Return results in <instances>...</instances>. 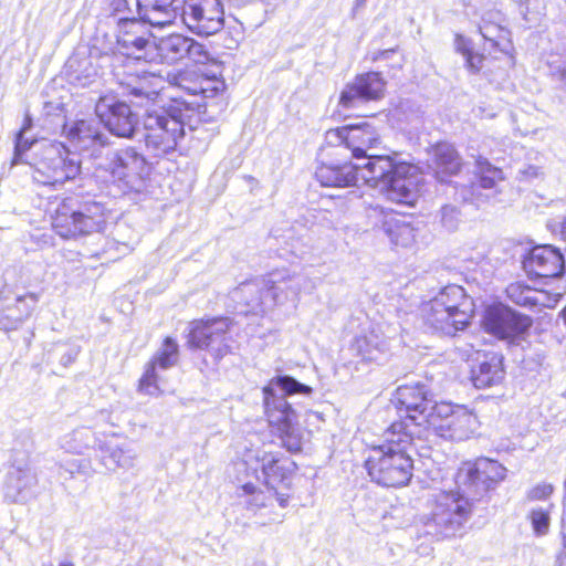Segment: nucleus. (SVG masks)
I'll return each mask as SVG.
<instances>
[{"label": "nucleus", "instance_id": "1", "mask_svg": "<svg viewBox=\"0 0 566 566\" xmlns=\"http://www.w3.org/2000/svg\"><path fill=\"white\" fill-rule=\"evenodd\" d=\"M114 76L122 88V94L127 96L130 103L146 107L142 117L146 150L158 158L175 151L185 136L186 120L200 106L199 103L174 97L167 105H159L164 78L130 64L115 69Z\"/></svg>", "mask_w": 566, "mask_h": 566}, {"label": "nucleus", "instance_id": "2", "mask_svg": "<svg viewBox=\"0 0 566 566\" xmlns=\"http://www.w3.org/2000/svg\"><path fill=\"white\" fill-rule=\"evenodd\" d=\"M315 177L325 187H349L361 180L378 188L390 201L413 205L419 193V176L407 164H396L388 155H370L364 164H322Z\"/></svg>", "mask_w": 566, "mask_h": 566}, {"label": "nucleus", "instance_id": "3", "mask_svg": "<svg viewBox=\"0 0 566 566\" xmlns=\"http://www.w3.org/2000/svg\"><path fill=\"white\" fill-rule=\"evenodd\" d=\"M416 431L403 421H395L384 433L381 443L373 446L365 461L371 481L387 488L405 486L412 478L411 451Z\"/></svg>", "mask_w": 566, "mask_h": 566}, {"label": "nucleus", "instance_id": "4", "mask_svg": "<svg viewBox=\"0 0 566 566\" xmlns=\"http://www.w3.org/2000/svg\"><path fill=\"white\" fill-rule=\"evenodd\" d=\"M312 387L283 375L272 378L263 388L264 410L270 426L277 432L283 447L291 453L302 450L303 432L297 426L298 412L287 397L311 396Z\"/></svg>", "mask_w": 566, "mask_h": 566}, {"label": "nucleus", "instance_id": "5", "mask_svg": "<svg viewBox=\"0 0 566 566\" xmlns=\"http://www.w3.org/2000/svg\"><path fill=\"white\" fill-rule=\"evenodd\" d=\"M457 491H440L432 494L429 512L421 517L424 535L437 541L461 534L473 513V497L457 488Z\"/></svg>", "mask_w": 566, "mask_h": 566}, {"label": "nucleus", "instance_id": "6", "mask_svg": "<svg viewBox=\"0 0 566 566\" xmlns=\"http://www.w3.org/2000/svg\"><path fill=\"white\" fill-rule=\"evenodd\" d=\"M473 313L472 301L460 285L444 286L422 307L424 324L433 332L454 335L464 329Z\"/></svg>", "mask_w": 566, "mask_h": 566}, {"label": "nucleus", "instance_id": "7", "mask_svg": "<svg viewBox=\"0 0 566 566\" xmlns=\"http://www.w3.org/2000/svg\"><path fill=\"white\" fill-rule=\"evenodd\" d=\"M106 223L105 207L97 201L74 198L60 202L52 216V228L63 239H78L101 232Z\"/></svg>", "mask_w": 566, "mask_h": 566}, {"label": "nucleus", "instance_id": "8", "mask_svg": "<svg viewBox=\"0 0 566 566\" xmlns=\"http://www.w3.org/2000/svg\"><path fill=\"white\" fill-rule=\"evenodd\" d=\"M35 182L43 186H57L74 179L81 170L80 160L61 143H48L29 163Z\"/></svg>", "mask_w": 566, "mask_h": 566}, {"label": "nucleus", "instance_id": "9", "mask_svg": "<svg viewBox=\"0 0 566 566\" xmlns=\"http://www.w3.org/2000/svg\"><path fill=\"white\" fill-rule=\"evenodd\" d=\"M391 401L399 411L400 421L415 430L416 437L420 433V427L429 424L433 407L439 405L432 392L421 382L399 386Z\"/></svg>", "mask_w": 566, "mask_h": 566}, {"label": "nucleus", "instance_id": "10", "mask_svg": "<svg viewBox=\"0 0 566 566\" xmlns=\"http://www.w3.org/2000/svg\"><path fill=\"white\" fill-rule=\"evenodd\" d=\"M428 427L441 438L450 441H464L470 439L479 428V420L474 412L464 406H452L439 402L433 407L431 421Z\"/></svg>", "mask_w": 566, "mask_h": 566}, {"label": "nucleus", "instance_id": "11", "mask_svg": "<svg viewBox=\"0 0 566 566\" xmlns=\"http://www.w3.org/2000/svg\"><path fill=\"white\" fill-rule=\"evenodd\" d=\"M482 327L485 333L507 344H515L524 338L533 319L504 304H493L484 310Z\"/></svg>", "mask_w": 566, "mask_h": 566}, {"label": "nucleus", "instance_id": "12", "mask_svg": "<svg viewBox=\"0 0 566 566\" xmlns=\"http://www.w3.org/2000/svg\"><path fill=\"white\" fill-rule=\"evenodd\" d=\"M230 326L229 317L193 321L189 325L188 346L208 350L216 358H222L230 352Z\"/></svg>", "mask_w": 566, "mask_h": 566}, {"label": "nucleus", "instance_id": "13", "mask_svg": "<svg viewBox=\"0 0 566 566\" xmlns=\"http://www.w3.org/2000/svg\"><path fill=\"white\" fill-rule=\"evenodd\" d=\"M506 469L497 461L480 458L464 462L454 478L457 488L464 489L473 499L483 495L491 486L504 480Z\"/></svg>", "mask_w": 566, "mask_h": 566}, {"label": "nucleus", "instance_id": "14", "mask_svg": "<svg viewBox=\"0 0 566 566\" xmlns=\"http://www.w3.org/2000/svg\"><path fill=\"white\" fill-rule=\"evenodd\" d=\"M105 169L109 171L114 181L119 182L123 191H138L147 174V163L140 153L133 147H126L106 155Z\"/></svg>", "mask_w": 566, "mask_h": 566}, {"label": "nucleus", "instance_id": "15", "mask_svg": "<svg viewBox=\"0 0 566 566\" xmlns=\"http://www.w3.org/2000/svg\"><path fill=\"white\" fill-rule=\"evenodd\" d=\"M181 20L192 33L209 36L224 25V11L220 0H184Z\"/></svg>", "mask_w": 566, "mask_h": 566}, {"label": "nucleus", "instance_id": "16", "mask_svg": "<svg viewBox=\"0 0 566 566\" xmlns=\"http://www.w3.org/2000/svg\"><path fill=\"white\" fill-rule=\"evenodd\" d=\"M266 298H253V305L259 307L262 304L268 307L283 305L286 302H295L302 291L311 292L314 289L312 281L302 274H290L286 271L271 273L266 279Z\"/></svg>", "mask_w": 566, "mask_h": 566}, {"label": "nucleus", "instance_id": "17", "mask_svg": "<svg viewBox=\"0 0 566 566\" xmlns=\"http://www.w3.org/2000/svg\"><path fill=\"white\" fill-rule=\"evenodd\" d=\"M95 113L113 135L133 137L137 117L126 103L117 101L114 96H102L95 105Z\"/></svg>", "mask_w": 566, "mask_h": 566}, {"label": "nucleus", "instance_id": "18", "mask_svg": "<svg viewBox=\"0 0 566 566\" xmlns=\"http://www.w3.org/2000/svg\"><path fill=\"white\" fill-rule=\"evenodd\" d=\"M118 23L117 45L122 54L135 60H146L155 43L143 22L135 17H120Z\"/></svg>", "mask_w": 566, "mask_h": 566}, {"label": "nucleus", "instance_id": "19", "mask_svg": "<svg viewBox=\"0 0 566 566\" xmlns=\"http://www.w3.org/2000/svg\"><path fill=\"white\" fill-rule=\"evenodd\" d=\"M523 269L530 279L560 277L565 260L559 249L551 244L537 245L523 260Z\"/></svg>", "mask_w": 566, "mask_h": 566}, {"label": "nucleus", "instance_id": "20", "mask_svg": "<svg viewBox=\"0 0 566 566\" xmlns=\"http://www.w3.org/2000/svg\"><path fill=\"white\" fill-rule=\"evenodd\" d=\"M154 48L167 63L188 59L196 64H205L209 60V53L203 44L179 33L161 38Z\"/></svg>", "mask_w": 566, "mask_h": 566}, {"label": "nucleus", "instance_id": "21", "mask_svg": "<svg viewBox=\"0 0 566 566\" xmlns=\"http://www.w3.org/2000/svg\"><path fill=\"white\" fill-rule=\"evenodd\" d=\"M385 81L378 72H368L357 75L348 83L339 96V105L346 109L355 108L368 101H376L382 97Z\"/></svg>", "mask_w": 566, "mask_h": 566}, {"label": "nucleus", "instance_id": "22", "mask_svg": "<svg viewBox=\"0 0 566 566\" xmlns=\"http://www.w3.org/2000/svg\"><path fill=\"white\" fill-rule=\"evenodd\" d=\"M179 359V346L171 337H166L161 347L147 364L144 375L139 380V390L146 395H158L160 389V376L157 368L163 370L174 367Z\"/></svg>", "mask_w": 566, "mask_h": 566}, {"label": "nucleus", "instance_id": "23", "mask_svg": "<svg viewBox=\"0 0 566 566\" xmlns=\"http://www.w3.org/2000/svg\"><path fill=\"white\" fill-rule=\"evenodd\" d=\"M69 142L78 150L90 151L91 156L99 157L108 137L103 132L101 120L96 118L78 119L66 132Z\"/></svg>", "mask_w": 566, "mask_h": 566}, {"label": "nucleus", "instance_id": "24", "mask_svg": "<svg viewBox=\"0 0 566 566\" xmlns=\"http://www.w3.org/2000/svg\"><path fill=\"white\" fill-rule=\"evenodd\" d=\"M36 303L34 294H1L0 331L10 332L19 328L31 316Z\"/></svg>", "mask_w": 566, "mask_h": 566}, {"label": "nucleus", "instance_id": "25", "mask_svg": "<svg viewBox=\"0 0 566 566\" xmlns=\"http://www.w3.org/2000/svg\"><path fill=\"white\" fill-rule=\"evenodd\" d=\"M138 20L153 28L171 25L179 15L180 0H134Z\"/></svg>", "mask_w": 566, "mask_h": 566}, {"label": "nucleus", "instance_id": "26", "mask_svg": "<svg viewBox=\"0 0 566 566\" xmlns=\"http://www.w3.org/2000/svg\"><path fill=\"white\" fill-rule=\"evenodd\" d=\"M479 170V180L471 186L470 196L462 193L464 201H472L476 206L481 202L496 200V195L500 191L497 185L504 179L501 169L491 165L486 159L479 158L476 160Z\"/></svg>", "mask_w": 566, "mask_h": 566}, {"label": "nucleus", "instance_id": "27", "mask_svg": "<svg viewBox=\"0 0 566 566\" xmlns=\"http://www.w3.org/2000/svg\"><path fill=\"white\" fill-rule=\"evenodd\" d=\"M101 463L109 471L130 470L136 465L138 453L130 441H119L115 436L98 443Z\"/></svg>", "mask_w": 566, "mask_h": 566}, {"label": "nucleus", "instance_id": "28", "mask_svg": "<svg viewBox=\"0 0 566 566\" xmlns=\"http://www.w3.org/2000/svg\"><path fill=\"white\" fill-rule=\"evenodd\" d=\"M345 139L346 149L350 150L353 158L366 161L369 160L370 155H377L373 150L377 149L381 143L376 128L367 122L346 126Z\"/></svg>", "mask_w": 566, "mask_h": 566}, {"label": "nucleus", "instance_id": "29", "mask_svg": "<svg viewBox=\"0 0 566 566\" xmlns=\"http://www.w3.org/2000/svg\"><path fill=\"white\" fill-rule=\"evenodd\" d=\"M38 484L36 474L28 467L13 465L7 474L4 496L14 503L28 501Z\"/></svg>", "mask_w": 566, "mask_h": 566}, {"label": "nucleus", "instance_id": "30", "mask_svg": "<svg viewBox=\"0 0 566 566\" xmlns=\"http://www.w3.org/2000/svg\"><path fill=\"white\" fill-rule=\"evenodd\" d=\"M350 350L363 361L381 364L388 357L389 342L377 329H371L368 334L355 337Z\"/></svg>", "mask_w": 566, "mask_h": 566}, {"label": "nucleus", "instance_id": "31", "mask_svg": "<svg viewBox=\"0 0 566 566\" xmlns=\"http://www.w3.org/2000/svg\"><path fill=\"white\" fill-rule=\"evenodd\" d=\"M381 217L379 227L395 245L409 247L416 239V229L406 217L384 209H374Z\"/></svg>", "mask_w": 566, "mask_h": 566}, {"label": "nucleus", "instance_id": "32", "mask_svg": "<svg viewBox=\"0 0 566 566\" xmlns=\"http://www.w3.org/2000/svg\"><path fill=\"white\" fill-rule=\"evenodd\" d=\"M462 167V159L455 148L448 143H441L433 147L429 159V168L440 182H447L455 176Z\"/></svg>", "mask_w": 566, "mask_h": 566}, {"label": "nucleus", "instance_id": "33", "mask_svg": "<svg viewBox=\"0 0 566 566\" xmlns=\"http://www.w3.org/2000/svg\"><path fill=\"white\" fill-rule=\"evenodd\" d=\"M254 458L256 462L254 470L261 471L258 480H262L269 489L274 490L276 484L287 479L290 469L283 464L280 453L262 450L256 451Z\"/></svg>", "mask_w": 566, "mask_h": 566}, {"label": "nucleus", "instance_id": "34", "mask_svg": "<svg viewBox=\"0 0 566 566\" xmlns=\"http://www.w3.org/2000/svg\"><path fill=\"white\" fill-rule=\"evenodd\" d=\"M505 19L500 10H488L482 14L479 30L485 41L492 46L507 52L510 48V31L503 25Z\"/></svg>", "mask_w": 566, "mask_h": 566}, {"label": "nucleus", "instance_id": "35", "mask_svg": "<svg viewBox=\"0 0 566 566\" xmlns=\"http://www.w3.org/2000/svg\"><path fill=\"white\" fill-rule=\"evenodd\" d=\"M504 378L502 358L492 355L472 369V381L476 388H488L500 384Z\"/></svg>", "mask_w": 566, "mask_h": 566}, {"label": "nucleus", "instance_id": "36", "mask_svg": "<svg viewBox=\"0 0 566 566\" xmlns=\"http://www.w3.org/2000/svg\"><path fill=\"white\" fill-rule=\"evenodd\" d=\"M270 294H268V284L265 279H256L253 281L244 282L235 289L233 292L234 300H241L248 306V312H252L254 314L264 313L272 307H268L265 305H261L259 307L253 305V298H266Z\"/></svg>", "mask_w": 566, "mask_h": 566}, {"label": "nucleus", "instance_id": "37", "mask_svg": "<svg viewBox=\"0 0 566 566\" xmlns=\"http://www.w3.org/2000/svg\"><path fill=\"white\" fill-rule=\"evenodd\" d=\"M101 441L88 427H81L65 434L61 440V447L71 453L82 454L91 447H98Z\"/></svg>", "mask_w": 566, "mask_h": 566}, {"label": "nucleus", "instance_id": "38", "mask_svg": "<svg viewBox=\"0 0 566 566\" xmlns=\"http://www.w3.org/2000/svg\"><path fill=\"white\" fill-rule=\"evenodd\" d=\"M177 85L187 91L190 95H201L202 98H212L224 90V83L217 77L200 78L188 85V78L180 75L177 78Z\"/></svg>", "mask_w": 566, "mask_h": 566}, {"label": "nucleus", "instance_id": "39", "mask_svg": "<svg viewBox=\"0 0 566 566\" xmlns=\"http://www.w3.org/2000/svg\"><path fill=\"white\" fill-rule=\"evenodd\" d=\"M78 353L80 347L77 345L67 342H57L45 349L44 356L48 364H53L55 360H59L62 366L67 367L74 363Z\"/></svg>", "mask_w": 566, "mask_h": 566}, {"label": "nucleus", "instance_id": "40", "mask_svg": "<svg viewBox=\"0 0 566 566\" xmlns=\"http://www.w3.org/2000/svg\"><path fill=\"white\" fill-rule=\"evenodd\" d=\"M518 11L528 28L541 23L546 14L545 0H515Z\"/></svg>", "mask_w": 566, "mask_h": 566}, {"label": "nucleus", "instance_id": "41", "mask_svg": "<svg viewBox=\"0 0 566 566\" xmlns=\"http://www.w3.org/2000/svg\"><path fill=\"white\" fill-rule=\"evenodd\" d=\"M32 127V119L30 116H25L23 125L15 137L14 154L12 165H19L24 163L23 155L29 150L33 144L36 143L34 137H29L28 132Z\"/></svg>", "mask_w": 566, "mask_h": 566}, {"label": "nucleus", "instance_id": "42", "mask_svg": "<svg viewBox=\"0 0 566 566\" xmlns=\"http://www.w3.org/2000/svg\"><path fill=\"white\" fill-rule=\"evenodd\" d=\"M552 507V504L535 506L527 514L533 532L538 537L545 536L549 532Z\"/></svg>", "mask_w": 566, "mask_h": 566}, {"label": "nucleus", "instance_id": "43", "mask_svg": "<svg viewBox=\"0 0 566 566\" xmlns=\"http://www.w3.org/2000/svg\"><path fill=\"white\" fill-rule=\"evenodd\" d=\"M534 289L528 285L514 282L506 287L507 297L516 305L532 310Z\"/></svg>", "mask_w": 566, "mask_h": 566}, {"label": "nucleus", "instance_id": "44", "mask_svg": "<svg viewBox=\"0 0 566 566\" xmlns=\"http://www.w3.org/2000/svg\"><path fill=\"white\" fill-rule=\"evenodd\" d=\"M240 496H247L245 505L249 510L255 511L266 505L269 496L252 483H245L241 486Z\"/></svg>", "mask_w": 566, "mask_h": 566}, {"label": "nucleus", "instance_id": "45", "mask_svg": "<svg viewBox=\"0 0 566 566\" xmlns=\"http://www.w3.org/2000/svg\"><path fill=\"white\" fill-rule=\"evenodd\" d=\"M560 296V293L534 289L532 310L554 308L559 302Z\"/></svg>", "mask_w": 566, "mask_h": 566}, {"label": "nucleus", "instance_id": "46", "mask_svg": "<svg viewBox=\"0 0 566 566\" xmlns=\"http://www.w3.org/2000/svg\"><path fill=\"white\" fill-rule=\"evenodd\" d=\"M460 220V211L455 206L446 205L441 208L440 222L448 231H454Z\"/></svg>", "mask_w": 566, "mask_h": 566}, {"label": "nucleus", "instance_id": "47", "mask_svg": "<svg viewBox=\"0 0 566 566\" xmlns=\"http://www.w3.org/2000/svg\"><path fill=\"white\" fill-rule=\"evenodd\" d=\"M346 126L337 127L326 132L325 140L329 146L346 148Z\"/></svg>", "mask_w": 566, "mask_h": 566}, {"label": "nucleus", "instance_id": "48", "mask_svg": "<svg viewBox=\"0 0 566 566\" xmlns=\"http://www.w3.org/2000/svg\"><path fill=\"white\" fill-rule=\"evenodd\" d=\"M543 176V169L536 165H524L517 170V178L522 181H532L534 179L542 178Z\"/></svg>", "mask_w": 566, "mask_h": 566}, {"label": "nucleus", "instance_id": "49", "mask_svg": "<svg viewBox=\"0 0 566 566\" xmlns=\"http://www.w3.org/2000/svg\"><path fill=\"white\" fill-rule=\"evenodd\" d=\"M553 493V486L551 484H538L531 489L527 493V499L531 501L545 500Z\"/></svg>", "mask_w": 566, "mask_h": 566}, {"label": "nucleus", "instance_id": "50", "mask_svg": "<svg viewBox=\"0 0 566 566\" xmlns=\"http://www.w3.org/2000/svg\"><path fill=\"white\" fill-rule=\"evenodd\" d=\"M464 59H465V66L470 72L476 73L482 69V64L484 61V56L482 54L472 52Z\"/></svg>", "mask_w": 566, "mask_h": 566}, {"label": "nucleus", "instance_id": "51", "mask_svg": "<svg viewBox=\"0 0 566 566\" xmlns=\"http://www.w3.org/2000/svg\"><path fill=\"white\" fill-rule=\"evenodd\" d=\"M549 230L558 235L566 243V216L560 221H553L548 224Z\"/></svg>", "mask_w": 566, "mask_h": 566}, {"label": "nucleus", "instance_id": "52", "mask_svg": "<svg viewBox=\"0 0 566 566\" xmlns=\"http://www.w3.org/2000/svg\"><path fill=\"white\" fill-rule=\"evenodd\" d=\"M454 45H455V50L459 53H461L464 57H467L469 54H471L473 52L470 46V41L462 35L458 34L455 36Z\"/></svg>", "mask_w": 566, "mask_h": 566}, {"label": "nucleus", "instance_id": "53", "mask_svg": "<svg viewBox=\"0 0 566 566\" xmlns=\"http://www.w3.org/2000/svg\"><path fill=\"white\" fill-rule=\"evenodd\" d=\"M560 534H562V541H563V549L559 553V555L557 556L556 566H566V521L565 520H563Z\"/></svg>", "mask_w": 566, "mask_h": 566}, {"label": "nucleus", "instance_id": "54", "mask_svg": "<svg viewBox=\"0 0 566 566\" xmlns=\"http://www.w3.org/2000/svg\"><path fill=\"white\" fill-rule=\"evenodd\" d=\"M132 4H134V0H113L112 1V7H113L114 11L119 12V13H122V12L123 13L124 12L133 13Z\"/></svg>", "mask_w": 566, "mask_h": 566}, {"label": "nucleus", "instance_id": "55", "mask_svg": "<svg viewBox=\"0 0 566 566\" xmlns=\"http://www.w3.org/2000/svg\"><path fill=\"white\" fill-rule=\"evenodd\" d=\"M553 76L566 86V62L552 67Z\"/></svg>", "mask_w": 566, "mask_h": 566}, {"label": "nucleus", "instance_id": "56", "mask_svg": "<svg viewBox=\"0 0 566 566\" xmlns=\"http://www.w3.org/2000/svg\"><path fill=\"white\" fill-rule=\"evenodd\" d=\"M395 50H384V51H379L374 57L373 60L374 61H377L379 59H386L388 57L389 54L394 53Z\"/></svg>", "mask_w": 566, "mask_h": 566}, {"label": "nucleus", "instance_id": "57", "mask_svg": "<svg viewBox=\"0 0 566 566\" xmlns=\"http://www.w3.org/2000/svg\"><path fill=\"white\" fill-rule=\"evenodd\" d=\"M65 470L70 473V474H74L75 472H78L80 471V464L77 461H73L70 463L69 467L65 468Z\"/></svg>", "mask_w": 566, "mask_h": 566}, {"label": "nucleus", "instance_id": "58", "mask_svg": "<svg viewBox=\"0 0 566 566\" xmlns=\"http://www.w3.org/2000/svg\"><path fill=\"white\" fill-rule=\"evenodd\" d=\"M42 566H75V565L73 562H71L69 559H64L57 564L48 563V564H43Z\"/></svg>", "mask_w": 566, "mask_h": 566}, {"label": "nucleus", "instance_id": "59", "mask_svg": "<svg viewBox=\"0 0 566 566\" xmlns=\"http://www.w3.org/2000/svg\"><path fill=\"white\" fill-rule=\"evenodd\" d=\"M96 75V71L94 70L92 73H88L86 76H85V81L82 83V85H86L88 83L92 82V77H94Z\"/></svg>", "mask_w": 566, "mask_h": 566}, {"label": "nucleus", "instance_id": "60", "mask_svg": "<svg viewBox=\"0 0 566 566\" xmlns=\"http://www.w3.org/2000/svg\"><path fill=\"white\" fill-rule=\"evenodd\" d=\"M367 0H356L355 1V8H363L366 4Z\"/></svg>", "mask_w": 566, "mask_h": 566}, {"label": "nucleus", "instance_id": "61", "mask_svg": "<svg viewBox=\"0 0 566 566\" xmlns=\"http://www.w3.org/2000/svg\"><path fill=\"white\" fill-rule=\"evenodd\" d=\"M277 501H279V503H280V505H281L282 507H284V506L286 505V503H287V499H286V497H284L283 495H282V496H279V497H277Z\"/></svg>", "mask_w": 566, "mask_h": 566}]
</instances>
